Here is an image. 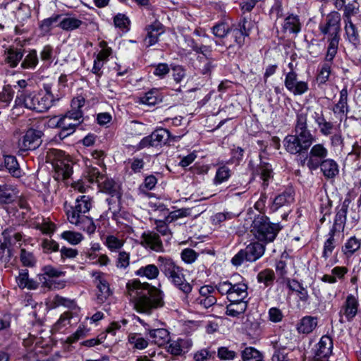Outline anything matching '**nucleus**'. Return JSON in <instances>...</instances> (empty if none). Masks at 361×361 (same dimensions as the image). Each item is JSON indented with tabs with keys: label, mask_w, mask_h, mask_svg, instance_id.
<instances>
[{
	"label": "nucleus",
	"mask_w": 361,
	"mask_h": 361,
	"mask_svg": "<svg viewBox=\"0 0 361 361\" xmlns=\"http://www.w3.org/2000/svg\"><path fill=\"white\" fill-rule=\"evenodd\" d=\"M126 288L138 312L150 314L153 310L164 305L162 292L148 283H142L134 279L127 283Z\"/></svg>",
	"instance_id": "obj_1"
},
{
	"label": "nucleus",
	"mask_w": 361,
	"mask_h": 361,
	"mask_svg": "<svg viewBox=\"0 0 361 361\" xmlns=\"http://www.w3.org/2000/svg\"><path fill=\"white\" fill-rule=\"evenodd\" d=\"M307 112L299 111L296 114L293 135H288L283 140L286 150L292 154H302L307 152L315 141V136L307 126Z\"/></svg>",
	"instance_id": "obj_2"
},
{
	"label": "nucleus",
	"mask_w": 361,
	"mask_h": 361,
	"mask_svg": "<svg viewBox=\"0 0 361 361\" xmlns=\"http://www.w3.org/2000/svg\"><path fill=\"white\" fill-rule=\"evenodd\" d=\"M157 262L160 271L176 288L186 295L192 291V286L186 281L183 268L171 258L159 256Z\"/></svg>",
	"instance_id": "obj_3"
},
{
	"label": "nucleus",
	"mask_w": 361,
	"mask_h": 361,
	"mask_svg": "<svg viewBox=\"0 0 361 361\" xmlns=\"http://www.w3.org/2000/svg\"><path fill=\"white\" fill-rule=\"evenodd\" d=\"M281 229L279 224H273L268 217L258 215L255 218L251 226V232L256 239L265 243L274 241Z\"/></svg>",
	"instance_id": "obj_4"
},
{
	"label": "nucleus",
	"mask_w": 361,
	"mask_h": 361,
	"mask_svg": "<svg viewBox=\"0 0 361 361\" xmlns=\"http://www.w3.org/2000/svg\"><path fill=\"white\" fill-rule=\"evenodd\" d=\"M32 111L44 112L51 106V97L44 95L43 92H21L17 97L16 102Z\"/></svg>",
	"instance_id": "obj_5"
},
{
	"label": "nucleus",
	"mask_w": 361,
	"mask_h": 361,
	"mask_svg": "<svg viewBox=\"0 0 361 361\" xmlns=\"http://www.w3.org/2000/svg\"><path fill=\"white\" fill-rule=\"evenodd\" d=\"M48 158L52 163L59 178L67 179L73 173L72 162L65 154L64 152L51 149L47 154Z\"/></svg>",
	"instance_id": "obj_6"
},
{
	"label": "nucleus",
	"mask_w": 361,
	"mask_h": 361,
	"mask_svg": "<svg viewBox=\"0 0 361 361\" xmlns=\"http://www.w3.org/2000/svg\"><path fill=\"white\" fill-rule=\"evenodd\" d=\"M66 214L68 222L75 225L78 229L86 231L89 234L94 233L96 230V226L92 218L87 216L84 213H80L75 210L72 205L64 204Z\"/></svg>",
	"instance_id": "obj_7"
},
{
	"label": "nucleus",
	"mask_w": 361,
	"mask_h": 361,
	"mask_svg": "<svg viewBox=\"0 0 361 361\" xmlns=\"http://www.w3.org/2000/svg\"><path fill=\"white\" fill-rule=\"evenodd\" d=\"M181 136L172 135L169 130L160 128L152 132L149 135L143 137L137 145V149L147 147H157L166 144L168 140L177 141Z\"/></svg>",
	"instance_id": "obj_8"
},
{
	"label": "nucleus",
	"mask_w": 361,
	"mask_h": 361,
	"mask_svg": "<svg viewBox=\"0 0 361 361\" xmlns=\"http://www.w3.org/2000/svg\"><path fill=\"white\" fill-rule=\"evenodd\" d=\"M265 247L263 244L255 242L247 245L243 250H240L231 259L235 266L241 265L245 261L255 262L259 259L264 254Z\"/></svg>",
	"instance_id": "obj_9"
},
{
	"label": "nucleus",
	"mask_w": 361,
	"mask_h": 361,
	"mask_svg": "<svg viewBox=\"0 0 361 361\" xmlns=\"http://www.w3.org/2000/svg\"><path fill=\"white\" fill-rule=\"evenodd\" d=\"M341 14L337 11L330 12L326 17L325 22L320 23L319 28L320 32L328 38H340Z\"/></svg>",
	"instance_id": "obj_10"
},
{
	"label": "nucleus",
	"mask_w": 361,
	"mask_h": 361,
	"mask_svg": "<svg viewBox=\"0 0 361 361\" xmlns=\"http://www.w3.org/2000/svg\"><path fill=\"white\" fill-rule=\"evenodd\" d=\"M42 135L43 133L41 130L33 128L28 129L18 142L20 150L25 152L36 149L42 144Z\"/></svg>",
	"instance_id": "obj_11"
},
{
	"label": "nucleus",
	"mask_w": 361,
	"mask_h": 361,
	"mask_svg": "<svg viewBox=\"0 0 361 361\" xmlns=\"http://www.w3.org/2000/svg\"><path fill=\"white\" fill-rule=\"evenodd\" d=\"M284 85L286 89L294 95L303 94L309 89L307 82L298 80V74L295 71H289L286 73Z\"/></svg>",
	"instance_id": "obj_12"
},
{
	"label": "nucleus",
	"mask_w": 361,
	"mask_h": 361,
	"mask_svg": "<svg viewBox=\"0 0 361 361\" xmlns=\"http://www.w3.org/2000/svg\"><path fill=\"white\" fill-rule=\"evenodd\" d=\"M311 118L317 125L320 133L324 136H329L333 134L336 126L334 123L327 121L325 118L322 109L317 108L311 114Z\"/></svg>",
	"instance_id": "obj_13"
},
{
	"label": "nucleus",
	"mask_w": 361,
	"mask_h": 361,
	"mask_svg": "<svg viewBox=\"0 0 361 361\" xmlns=\"http://www.w3.org/2000/svg\"><path fill=\"white\" fill-rule=\"evenodd\" d=\"M81 123L82 121H73L61 116L55 124V127L61 128L59 136L61 139H63L73 134Z\"/></svg>",
	"instance_id": "obj_14"
},
{
	"label": "nucleus",
	"mask_w": 361,
	"mask_h": 361,
	"mask_svg": "<svg viewBox=\"0 0 361 361\" xmlns=\"http://www.w3.org/2000/svg\"><path fill=\"white\" fill-rule=\"evenodd\" d=\"M358 305L357 298L353 295H349L347 296L339 314L341 317L345 316L348 322L352 321L357 313Z\"/></svg>",
	"instance_id": "obj_15"
},
{
	"label": "nucleus",
	"mask_w": 361,
	"mask_h": 361,
	"mask_svg": "<svg viewBox=\"0 0 361 361\" xmlns=\"http://www.w3.org/2000/svg\"><path fill=\"white\" fill-rule=\"evenodd\" d=\"M141 244L155 252H163L164 247L159 234L154 232H144L141 236Z\"/></svg>",
	"instance_id": "obj_16"
},
{
	"label": "nucleus",
	"mask_w": 361,
	"mask_h": 361,
	"mask_svg": "<svg viewBox=\"0 0 361 361\" xmlns=\"http://www.w3.org/2000/svg\"><path fill=\"white\" fill-rule=\"evenodd\" d=\"M192 342L190 338H178L172 341L168 346V352L173 355H181L191 348Z\"/></svg>",
	"instance_id": "obj_17"
},
{
	"label": "nucleus",
	"mask_w": 361,
	"mask_h": 361,
	"mask_svg": "<svg viewBox=\"0 0 361 361\" xmlns=\"http://www.w3.org/2000/svg\"><path fill=\"white\" fill-rule=\"evenodd\" d=\"M319 166H320L324 176L328 178H334L338 173L336 162L331 159H324L322 161H317L311 169H315Z\"/></svg>",
	"instance_id": "obj_18"
},
{
	"label": "nucleus",
	"mask_w": 361,
	"mask_h": 361,
	"mask_svg": "<svg viewBox=\"0 0 361 361\" xmlns=\"http://www.w3.org/2000/svg\"><path fill=\"white\" fill-rule=\"evenodd\" d=\"M146 30L147 33L144 42L147 47L155 44L158 42L159 35L164 32L163 25L157 21L149 25Z\"/></svg>",
	"instance_id": "obj_19"
},
{
	"label": "nucleus",
	"mask_w": 361,
	"mask_h": 361,
	"mask_svg": "<svg viewBox=\"0 0 361 361\" xmlns=\"http://www.w3.org/2000/svg\"><path fill=\"white\" fill-rule=\"evenodd\" d=\"M350 203V200L349 198H345L344 200L341 208L338 209L336 214L334 224L331 230L334 231H336L341 228L343 230L346 221V215Z\"/></svg>",
	"instance_id": "obj_20"
},
{
	"label": "nucleus",
	"mask_w": 361,
	"mask_h": 361,
	"mask_svg": "<svg viewBox=\"0 0 361 361\" xmlns=\"http://www.w3.org/2000/svg\"><path fill=\"white\" fill-rule=\"evenodd\" d=\"M318 319L316 317L305 316L297 324L298 333L308 334L312 333L317 326Z\"/></svg>",
	"instance_id": "obj_21"
},
{
	"label": "nucleus",
	"mask_w": 361,
	"mask_h": 361,
	"mask_svg": "<svg viewBox=\"0 0 361 361\" xmlns=\"http://www.w3.org/2000/svg\"><path fill=\"white\" fill-rule=\"evenodd\" d=\"M328 155L327 149L322 144H316L312 146L309 153L308 166L311 169L317 161H322Z\"/></svg>",
	"instance_id": "obj_22"
},
{
	"label": "nucleus",
	"mask_w": 361,
	"mask_h": 361,
	"mask_svg": "<svg viewBox=\"0 0 361 361\" xmlns=\"http://www.w3.org/2000/svg\"><path fill=\"white\" fill-rule=\"evenodd\" d=\"M247 297V286L245 283L232 284V288L228 294V300L231 302L245 301Z\"/></svg>",
	"instance_id": "obj_23"
},
{
	"label": "nucleus",
	"mask_w": 361,
	"mask_h": 361,
	"mask_svg": "<svg viewBox=\"0 0 361 361\" xmlns=\"http://www.w3.org/2000/svg\"><path fill=\"white\" fill-rule=\"evenodd\" d=\"M148 331L152 342L159 346L164 345L170 341L169 332L166 329H148Z\"/></svg>",
	"instance_id": "obj_24"
},
{
	"label": "nucleus",
	"mask_w": 361,
	"mask_h": 361,
	"mask_svg": "<svg viewBox=\"0 0 361 361\" xmlns=\"http://www.w3.org/2000/svg\"><path fill=\"white\" fill-rule=\"evenodd\" d=\"M96 279L98 288L97 300L99 303H103L111 295V291L109 283L101 274H99Z\"/></svg>",
	"instance_id": "obj_25"
},
{
	"label": "nucleus",
	"mask_w": 361,
	"mask_h": 361,
	"mask_svg": "<svg viewBox=\"0 0 361 361\" xmlns=\"http://www.w3.org/2000/svg\"><path fill=\"white\" fill-rule=\"evenodd\" d=\"M16 282L20 288H27L35 290L38 287V283L29 278L28 271L27 269H21L19 275L16 277Z\"/></svg>",
	"instance_id": "obj_26"
},
{
	"label": "nucleus",
	"mask_w": 361,
	"mask_h": 361,
	"mask_svg": "<svg viewBox=\"0 0 361 361\" xmlns=\"http://www.w3.org/2000/svg\"><path fill=\"white\" fill-rule=\"evenodd\" d=\"M333 349V341L329 336H323L319 343L318 349L316 355L320 357H327L331 353Z\"/></svg>",
	"instance_id": "obj_27"
},
{
	"label": "nucleus",
	"mask_w": 361,
	"mask_h": 361,
	"mask_svg": "<svg viewBox=\"0 0 361 361\" xmlns=\"http://www.w3.org/2000/svg\"><path fill=\"white\" fill-rule=\"evenodd\" d=\"M5 61L11 68L16 67L23 56L22 49L10 48L5 51Z\"/></svg>",
	"instance_id": "obj_28"
},
{
	"label": "nucleus",
	"mask_w": 361,
	"mask_h": 361,
	"mask_svg": "<svg viewBox=\"0 0 361 361\" xmlns=\"http://www.w3.org/2000/svg\"><path fill=\"white\" fill-rule=\"evenodd\" d=\"M294 201V192L291 188L286 190L277 195L274 200V206L277 209L283 206L289 204Z\"/></svg>",
	"instance_id": "obj_29"
},
{
	"label": "nucleus",
	"mask_w": 361,
	"mask_h": 361,
	"mask_svg": "<svg viewBox=\"0 0 361 361\" xmlns=\"http://www.w3.org/2000/svg\"><path fill=\"white\" fill-rule=\"evenodd\" d=\"M159 267L154 264H147L146 266L141 267L139 269L135 271V275L140 277H146L147 279L152 280L155 279L159 274Z\"/></svg>",
	"instance_id": "obj_30"
},
{
	"label": "nucleus",
	"mask_w": 361,
	"mask_h": 361,
	"mask_svg": "<svg viewBox=\"0 0 361 361\" xmlns=\"http://www.w3.org/2000/svg\"><path fill=\"white\" fill-rule=\"evenodd\" d=\"M140 102L148 106H154L162 102V96L158 89L154 88L145 93L143 97H141Z\"/></svg>",
	"instance_id": "obj_31"
},
{
	"label": "nucleus",
	"mask_w": 361,
	"mask_h": 361,
	"mask_svg": "<svg viewBox=\"0 0 361 361\" xmlns=\"http://www.w3.org/2000/svg\"><path fill=\"white\" fill-rule=\"evenodd\" d=\"M80 213L87 214L92 206V197L89 195H80L75 200V204L72 205Z\"/></svg>",
	"instance_id": "obj_32"
},
{
	"label": "nucleus",
	"mask_w": 361,
	"mask_h": 361,
	"mask_svg": "<svg viewBox=\"0 0 361 361\" xmlns=\"http://www.w3.org/2000/svg\"><path fill=\"white\" fill-rule=\"evenodd\" d=\"M283 28L290 33L298 34L301 30V24L298 16L290 15L285 18Z\"/></svg>",
	"instance_id": "obj_33"
},
{
	"label": "nucleus",
	"mask_w": 361,
	"mask_h": 361,
	"mask_svg": "<svg viewBox=\"0 0 361 361\" xmlns=\"http://www.w3.org/2000/svg\"><path fill=\"white\" fill-rule=\"evenodd\" d=\"M271 343L274 350L271 361H290L286 348L282 346L278 341Z\"/></svg>",
	"instance_id": "obj_34"
},
{
	"label": "nucleus",
	"mask_w": 361,
	"mask_h": 361,
	"mask_svg": "<svg viewBox=\"0 0 361 361\" xmlns=\"http://www.w3.org/2000/svg\"><path fill=\"white\" fill-rule=\"evenodd\" d=\"M82 24L83 22L76 18L67 17L61 19L59 21L58 26L63 30L71 31L79 28Z\"/></svg>",
	"instance_id": "obj_35"
},
{
	"label": "nucleus",
	"mask_w": 361,
	"mask_h": 361,
	"mask_svg": "<svg viewBox=\"0 0 361 361\" xmlns=\"http://www.w3.org/2000/svg\"><path fill=\"white\" fill-rule=\"evenodd\" d=\"M247 309L246 301H239L235 302H231L226 307V314L231 317H238L240 314L244 313Z\"/></svg>",
	"instance_id": "obj_36"
},
{
	"label": "nucleus",
	"mask_w": 361,
	"mask_h": 361,
	"mask_svg": "<svg viewBox=\"0 0 361 361\" xmlns=\"http://www.w3.org/2000/svg\"><path fill=\"white\" fill-rule=\"evenodd\" d=\"M4 166L13 176L19 177L20 176V169L16 157L4 156Z\"/></svg>",
	"instance_id": "obj_37"
},
{
	"label": "nucleus",
	"mask_w": 361,
	"mask_h": 361,
	"mask_svg": "<svg viewBox=\"0 0 361 361\" xmlns=\"http://www.w3.org/2000/svg\"><path fill=\"white\" fill-rule=\"evenodd\" d=\"M16 197L14 189L7 185H0V204H8Z\"/></svg>",
	"instance_id": "obj_38"
},
{
	"label": "nucleus",
	"mask_w": 361,
	"mask_h": 361,
	"mask_svg": "<svg viewBox=\"0 0 361 361\" xmlns=\"http://www.w3.org/2000/svg\"><path fill=\"white\" fill-rule=\"evenodd\" d=\"M256 173L260 176L264 186L268 185L269 180L272 177L271 166L266 162H261L256 169Z\"/></svg>",
	"instance_id": "obj_39"
},
{
	"label": "nucleus",
	"mask_w": 361,
	"mask_h": 361,
	"mask_svg": "<svg viewBox=\"0 0 361 361\" xmlns=\"http://www.w3.org/2000/svg\"><path fill=\"white\" fill-rule=\"evenodd\" d=\"M4 235V241L6 243L9 247L16 245V243H19L20 245V242L23 238V235L20 233H15L13 232L12 228H6L3 232Z\"/></svg>",
	"instance_id": "obj_40"
},
{
	"label": "nucleus",
	"mask_w": 361,
	"mask_h": 361,
	"mask_svg": "<svg viewBox=\"0 0 361 361\" xmlns=\"http://www.w3.org/2000/svg\"><path fill=\"white\" fill-rule=\"evenodd\" d=\"M361 240L355 236L351 237L342 247V251L347 257L351 256L360 248Z\"/></svg>",
	"instance_id": "obj_41"
},
{
	"label": "nucleus",
	"mask_w": 361,
	"mask_h": 361,
	"mask_svg": "<svg viewBox=\"0 0 361 361\" xmlns=\"http://www.w3.org/2000/svg\"><path fill=\"white\" fill-rule=\"evenodd\" d=\"M340 38H328L329 46L327 48V52L325 56V62L332 63L333 60L337 54L338 46Z\"/></svg>",
	"instance_id": "obj_42"
},
{
	"label": "nucleus",
	"mask_w": 361,
	"mask_h": 361,
	"mask_svg": "<svg viewBox=\"0 0 361 361\" xmlns=\"http://www.w3.org/2000/svg\"><path fill=\"white\" fill-rule=\"evenodd\" d=\"M231 171L226 166H222L217 169L215 177L214 178V184L219 185L231 177Z\"/></svg>",
	"instance_id": "obj_43"
},
{
	"label": "nucleus",
	"mask_w": 361,
	"mask_h": 361,
	"mask_svg": "<svg viewBox=\"0 0 361 361\" xmlns=\"http://www.w3.org/2000/svg\"><path fill=\"white\" fill-rule=\"evenodd\" d=\"M257 281L262 283L265 286H271L275 279V274L273 270L266 269L257 274Z\"/></svg>",
	"instance_id": "obj_44"
},
{
	"label": "nucleus",
	"mask_w": 361,
	"mask_h": 361,
	"mask_svg": "<svg viewBox=\"0 0 361 361\" xmlns=\"http://www.w3.org/2000/svg\"><path fill=\"white\" fill-rule=\"evenodd\" d=\"M243 361H262V355L259 351L254 348H246L242 351Z\"/></svg>",
	"instance_id": "obj_45"
},
{
	"label": "nucleus",
	"mask_w": 361,
	"mask_h": 361,
	"mask_svg": "<svg viewBox=\"0 0 361 361\" xmlns=\"http://www.w3.org/2000/svg\"><path fill=\"white\" fill-rule=\"evenodd\" d=\"M128 342L134 348L142 350L147 347L148 341L142 338L140 334H131L128 336Z\"/></svg>",
	"instance_id": "obj_46"
},
{
	"label": "nucleus",
	"mask_w": 361,
	"mask_h": 361,
	"mask_svg": "<svg viewBox=\"0 0 361 361\" xmlns=\"http://www.w3.org/2000/svg\"><path fill=\"white\" fill-rule=\"evenodd\" d=\"M20 260L24 267H34L37 259L32 252L27 251L25 248L20 250Z\"/></svg>",
	"instance_id": "obj_47"
},
{
	"label": "nucleus",
	"mask_w": 361,
	"mask_h": 361,
	"mask_svg": "<svg viewBox=\"0 0 361 361\" xmlns=\"http://www.w3.org/2000/svg\"><path fill=\"white\" fill-rule=\"evenodd\" d=\"M37 63L38 57L37 51L35 50H32L25 56L20 64V66L24 69H30L35 68Z\"/></svg>",
	"instance_id": "obj_48"
},
{
	"label": "nucleus",
	"mask_w": 361,
	"mask_h": 361,
	"mask_svg": "<svg viewBox=\"0 0 361 361\" xmlns=\"http://www.w3.org/2000/svg\"><path fill=\"white\" fill-rule=\"evenodd\" d=\"M335 233L336 231L330 230L329 233V237L324 243L322 257L325 259H327L331 255L335 247Z\"/></svg>",
	"instance_id": "obj_49"
},
{
	"label": "nucleus",
	"mask_w": 361,
	"mask_h": 361,
	"mask_svg": "<svg viewBox=\"0 0 361 361\" xmlns=\"http://www.w3.org/2000/svg\"><path fill=\"white\" fill-rule=\"evenodd\" d=\"M345 22V30L349 41L352 43H357L359 41L358 32L355 25L353 23L351 20Z\"/></svg>",
	"instance_id": "obj_50"
},
{
	"label": "nucleus",
	"mask_w": 361,
	"mask_h": 361,
	"mask_svg": "<svg viewBox=\"0 0 361 361\" xmlns=\"http://www.w3.org/2000/svg\"><path fill=\"white\" fill-rule=\"evenodd\" d=\"M104 244L111 252H116L123 247V241L115 235H110L106 237Z\"/></svg>",
	"instance_id": "obj_51"
},
{
	"label": "nucleus",
	"mask_w": 361,
	"mask_h": 361,
	"mask_svg": "<svg viewBox=\"0 0 361 361\" xmlns=\"http://www.w3.org/2000/svg\"><path fill=\"white\" fill-rule=\"evenodd\" d=\"M331 72V64L329 63H324L321 70L317 77V81L319 84H324L328 81Z\"/></svg>",
	"instance_id": "obj_52"
},
{
	"label": "nucleus",
	"mask_w": 361,
	"mask_h": 361,
	"mask_svg": "<svg viewBox=\"0 0 361 361\" xmlns=\"http://www.w3.org/2000/svg\"><path fill=\"white\" fill-rule=\"evenodd\" d=\"M231 32L230 26L224 22L215 25L212 27V33L217 37L224 38Z\"/></svg>",
	"instance_id": "obj_53"
},
{
	"label": "nucleus",
	"mask_w": 361,
	"mask_h": 361,
	"mask_svg": "<svg viewBox=\"0 0 361 361\" xmlns=\"http://www.w3.org/2000/svg\"><path fill=\"white\" fill-rule=\"evenodd\" d=\"M61 16L59 14H54L51 17L43 20L40 24V27L45 32L49 31L52 27L61 20Z\"/></svg>",
	"instance_id": "obj_54"
},
{
	"label": "nucleus",
	"mask_w": 361,
	"mask_h": 361,
	"mask_svg": "<svg viewBox=\"0 0 361 361\" xmlns=\"http://www.w3.org/2000/svg\"><path fill=\"white\" fill-rule=\"evenodd\" d=\"M189 208H181L170 212L165 218L166 222H172L178 219L185 217L190 215Z\"/></svg>",
	"instance_id": "obj_55"
},
{
	"label": "nucleus",
	"mask_w": 361,
	"mask_h": 361,
	"mask_svg": "<svg viewBox=\"0 0 361 361\" xmlns=\"http://www.w3.org/2000/svg\"><path fill=\"white\" fill-rule=\"evenodd\" d=\"M61 238L73 245H77L82 240V235L80 233L66 231L61 233Z\"/></svg>",
	"instance_id": "obj_56"
},
{
	"label": "nucleus",
	"mask_w": 361,
	"mask_h": 361,
	"mask_svg": "<svg viewBox=\"0 0 361 361\" xmlns=\"http://www.w3.org/2000/svg\"><path fill=\"white\" fill-rule=\"evenodd\" d=\"M13 257V252L11 247L5 243H0V261L2 262H8Z\"/></svg>",
	"instance_id": "obj_57"
},
{
	"label": "nucleus",
	"mask_w": 361,
	"mask_h": 361,
	"mask_svg": "<svg viewBox=\"0 0 361 361\" xmlns=\"http://www.w3.org/2000/svg\"><path fill=\"white\" fill-rule=\"evenodd\" d=\"M13 97V91L10 85H5L1 92H0V102L5 106H8Z\"/></svg>",
	"instance_id": "obj_58"
},
{
	"label": "nucleus",
	"mask_w": 361,
	"mask_h": 361,
	"mask_svg": "<svg viewBox=\"0 0 361 361\" xmlns=\"http://www.w3.org/2000/svg\"><path fill=\"white\" fill-rule=\"evenodd\" d=\"M215 355L214 351H210L207 348L201 349L197 351L193 356L195 361H206L209 359L214 358Z\"/></svg>",
	"instance_id": "obj_59"
},
{
	"label": "nucleus",
	"mask_w": 361,
	"mask_h": 361,
	"mask_svg": "<svg viewBox=\"0 0 361 361\" xmlns=\"http://www.w3.org/2000/svg\"><path fill=\"white\" fill-rule=\"evenodd\" d=\"M343 8V16L345 18V21H348L349 20H351V16L355 15L358 11V6L356 1L349 3L347 5H345Z\"/></svg>",
	"instance_id": "obj_60"
},
{
	"label": "nucleus",
	"mask_w": 361,
	"mask_h": 361,
	"mask_svg": "<svg viewBox=\"0 0 361 361\" xmlns=\"http://www.w3.org/2000/svg\"><path fill=\"white\" fill-rule=\"evenodd\" d=\"M198 257V254L192 249L186 248L181 252V259L185 263L194 262Z\"/></svg>",
	"instance_id": "obj_61"
},
{
	"label": "nucleus",
	"mask_w": 361,
	"mask_h": 361,
	"mask_svg": "<svg viewBox=\"0 0 361 361\" xmlns=\"http://www.w3.org/2000/svg\"><path fill=\"white\" fill-rule=\"evenodd\" d=\"M88 178L90 183L99 184L104 179V175L97 168H91L88 171Z\"/></svg>",
	"instance_id": "obj_62"
},
{
	"label": "nucleus",
	"mask_w": 361,
	"mask_h": 361,
	"mask_svg": "<svg viewBox=\"0 0 361 361\" xmlns=\"http://www.w3.org/2000/svg\"><path fill=\"white\" fill-rule=\"evenodd\" d=\"M130 264V255L126 252H120L116 259V267L118 269H126Z\"/></svg>",
	"instance_id": "obj_63"
},
{
	"label": "nucleus",
	"mask_w": 361,
	"mask_h": 361,
	"mask_svg": "<svg viewBox=\"0 0 361 361\" xmlns=\"http://www.w3.org/2000/svg\"><path fill=\"white\" fill-rule=\"evenodd\" d=\"M114 23L116 27L121 29L128 28L130 24V20L126 15L118 13L114 16Z\"/></svg>",
	"instance_id": "obj_64"
}]
</instances>
